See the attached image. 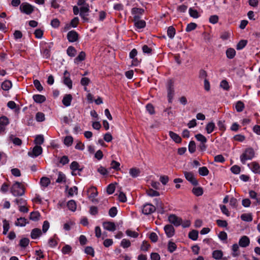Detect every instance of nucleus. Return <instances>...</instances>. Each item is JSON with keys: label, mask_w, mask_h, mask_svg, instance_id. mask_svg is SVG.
<instances>
[{"label": "nucleus", "mask_w": 260, "mask_h": 260, "mask_svg": "<svg viewBox=\"0 0 260 260\" xmlns=\"http://www.w3.org/2000/svg\"><path fill=\"white\" fill-rule=\"evenodd\" d=\"M11 192L14 196H22L24 194L25 188L20 182L16 181L11 188Z\"/></svg>", "instance_id": "nucleus-1"}, {"label": "nucleus", "mask_w": 260, "mask_h": 260, "mask_svg": "<svg viewBox=\"0 0 260 260\" xmlns=\"http://www.w3.org/2000/svg\"><path fill=\"white\" fill-rule=\"evenodd\" d=\"M255 155V152L253 149L251 147H248L245 149L243 153L240 156V160L243 164H245L246 161L248 160H251Z\"/></svg>", "instance_id": "nucleus-2"}, {"label": "nucleus", "mask_w": 260, "mask_h": 260, "mask_svg": "<svg viewBox=\"0 0 260 260\" xmlns=\"http://www.w3.org/2000/svg\"><path fill=\"white\" fill-rule=\"evenodd\" d=\"M168 102L170 103L172 102L174 95V83L172 80H169L167 84Z\"/></svg>", "instance_id": "nucleus-3"}, {"label": "nucleus", "mask_w": 260, "mask_h": 260, "mask_svg": "<svg viewBox=\"0 0 260 260\" xmlns=\"http://www.w3.org/2000/svg\"><path fill=\"white\" fill-rule=\"evenodd\" d=\"M80 16L83 19L84 22H89V19L87 18L88 16V12L89 11V7L88 4L85 6L81 7L80 9Z\"/></svg>", "instance_id": "nucleus-4"}, {"label": "nucleus", "mask_w": 260, "mask_h": 260, "mask_svg": "<svg viewBox=\"0 0 260 260\" xmlns=\"http://www.w3.org/2000/svg\"><path fill=\"white\" fill-rule=\"evenodd\" d=\"M87 192L89 193L88 198L91 200L92 202L97 203L98 201L95 199V197L98 196V192L96 188L94 186H92L88 189Z\"/></svg>", "instance_id": "nucleus-5"}, {"label": "nucleus", "mask_w": 260, "mask_h": 260, "mask_svg": "<svg viewBox=\"0 0 260 260\" xmlns=\"http://www.w3.org/2000/svg\"><path fill=\"white\" fill-rule=\"evenodd\" d=\"M20 10L26 14H30L34 11V7L28 3H23L20 6Z\"/></svg>", "instance_id": "nucleus-6"}, {"label": "nucleus", "mask_w": 260, "mask_h": 260, "mask_svg": "<svg viewBox=\"0 0 260 260\" xmlns=\"http://www.w3.org/2000/svg\"><path fill=\"white\" fill-rule=\"evenodd\" d=\"M168 220L171 224H173L176 226L180 225L182 222V219L175 214L170 215L168 217Z\"/></svg>", "instance_id": "nucleus-7"}, {"label": "nucleus", "mask_w": 260, "mask_h": 260, "mask_svg": "<svg viewBox=\"0 0 260 260\" xmlns=\"http://www.w3.org/2000/svg\"><path fill=\"white\" fill-rule=\"evenodd\" d=\"M156 210V207L151 204H146L143 206L142 212L145 215L152 213Z\"/></svg>", "instance_id": "nucleus-8"}, {"label": "nucleus", "mask_w": 260, "mask_h": 260, "mask_svg": "<svg viewBox=\"0 0 260 260\" xmlns=\"http://www.w3.org/2000/svg\"><path fill=\"white\" fill-rule=\"evenodd\" d=\"M184 175L186 180L190 182L193 185L196 186L198 184V181L195 178L192 173L185 171L184 172Z\"/></svg>", "instance_id": "nucleus-9"}, {"label": "nucleus", "mask_w": 260, "mask_h": 260, "mask_svg": "<svg viewBox=\"0 0 260 260\" xmlns=\"http://www.w3.org/2000/svg\"><path fill=\"white\" fill-rule=\"evenodd\" d=\"M42 148L40 146L36 145L33 148L32 151L28 152V155L29 156L36 157L42 154Z\"/></svg>", "instance_id": "nucleus-10"}, {"label": "nucleus", "mask_w": 260, "mask_h": 260, "mask_svg": "<svg viewBox=\"0 0 260 260\" xmlns=\"http://www.w3.org/2000/svg\"><path fill=\"white\" fill-rule=\"evenodd\" d=\"M63 75V83L70 89H71L72 88V81L70 78V73L67 71H65Z\"/></svg>", "instance_id": "nucleus-11"}, {"label": "nucleus", "mask_w": 260, "mask_h": 260, "mask_svg": "<svg viewBox=\"0 0 260 260\" xmlns=\"http://www.w3.org/2000/svg\"><path fill=\"white\" fill-rule=\"evenodd\" d=\"M67 38L69 42H75L78 39V35L76 31L71 30L68 33Z\"/></svg>", "instance_id": "nucleus-12"}, {"label": "nucleus", "mask_w": 260, "mask_h": 260, "mask_svg": "<svg viewBox=\"0 0 260 260\" xmlns=\"http://www.w3.org/2000/svg\"><path fill=\"white\" fill-rule=\"evenodd\" d=\"M135 22V25L138 28H143L146 26V22L144 20H141L138 16L135 17V20H133Z\"/></svg>", "instance_id": "nucleus-13"}, {"label": "nucleus", "mask_w": 260, "mask_h": 260, "mask_svg": "<svg viewBox=\"0 0 260 260\" xmlns=\"http://www.w3.org/2000/svg\"><path fill=\"white\" fill-rule=\"evenodd\" d=\"M249 238L246 236H242L239 241V245L241 247H246L249 245Z\"/></svg>", "instance_id": "nucleus-14"}, {"label": "nucleus", "mask_w": 260, "mask_h": 260, "mask_svg": "<svg viewBox=\"0 0 260 260\" xmlns=\"http://www.w3.org/2000/svg\"><path fill=\"white\" fill-rule=\"evenodd\" d=\"M46 48H44L43 52V55L45 58H49L50 56V48L52 47L53 43L50 42L46 43Z\"/></svg>", "instance_id": "nucleus-15"}, {"label": "nucleus", "mask_w": 260, "mask_h": 260, "mask_svg": "<svg viewBox=\"0 0 260 260\" xmlns=\"http://www.w3.org/2000/svg\"><path fill=\"white\" fill-rule=\"evenodd\" d=\"M164 230L168 237H171L174 235L175 230L171 224H167L164 227Z\"/></svg>", "instance_id": "nucleus-16"}, {"label": "nucleus", "mask_w": 260, "mask_h": 260, "mask_svg": "<svg viewBox=\"0 0 260 260\" xmlns=\"http://www.w3.org/2000/svg\"><path fill=\"white\" fill-rule=\"evenodd\" d=\"M248 166L253 173L260 174V166L257 162L255 161L252 162L251 164H248Z\"/></svg>", "instance_id": "nucleus-17"}, {"label": "nucleus", "mask_w": 260, "mask_h": 260, "mask_svg": "<svg viewBox=\"0 0 260 260\" xmlns=\"http://www.w3.org/2000/svg\"><path fill=\"white\" fill-rule=\"evenodd\" d=\"M103 226L105 229L109 231L113 232L116 230V225L113 222H104L103 223Z\"/></svg>", "instance_id": "nucleus-18"}, {"label": "nucleus", "mask_w": 260, "mask_h": 260, "mask_svg": "<svg viewBox=\"0 0 260 260\" xmlns=\"http://www.w3.org/2000/svg\"><path fill=\"white\" fill-rule=\"evenodd\" d=\"M9 123V119L6 116H3L0 118V132H4L5 129V126Z\"/></svg>", "instance_id": "nucleus-19"}, {"label": "nucleus", "mask_w": 260, "mask_h": 260, "mask_svg": "<svg viewBox=\"0 0 260 260\" xmlns=\"http://www.w3.org/2000/svg\"><path fill=\"white\" fill-rule=\"evenodd\" d=\"M144 10L142 8H134L132 9V13L134 16L133 20H135V17L136 16H138L139 18H141V15L143 14Z\"/></svg>", "instance_id": "nucleus-20"}, {"label": "nucleus", "mask_w": 260, "mask_h": 260, "mask_svg": "<svg viewBox=\"0 0 260 260\" xmlns=\"http://www.w3.org/2000/svg\"><path fill=\"white\" fill-rule=\"evenodd\" d=\"M72 96L70 94H66L62 100V103L66 107H68L71 105L72 100Z\"/></svg>", "instance_id": "nucleus-21"}, {"label": "nucleus", "mask_w": 260, "mask_h": 260, "mask_svg": "<svg viewBox=\"0 0 260 260\" xmlns=\"http://www.w3.org/2000/svg\"><path fill=\"white\" fill-rule=\"evenodd\" d=\"M12 86L11 81L6 80L2 83L1 87L4 90L8 91L12 87Z\"/></svg>", "instance_id": "nucleus-22"}, {"label": "nucleus", "mask_w": 260, "mask_h": 260, "mask_svg": "<svg viewBox=\"0 0 260 260\" xmlns=\"http://www.w3.org/2000/svg\"><path fill=\"white\" fill-rule=\"evenodd\" d=\"M155 201V204H156V209L157 208L158 212L162 214L164 212V209L163 206V203L161 201H160L159 200L157 199H155L154 200Z\"/></svg>", "instance_id": "nucleus-23"}, {"label": "nucleus", "mask_w": 260, "mask_h": 260, "mask_svg": "<svg viewBox=\"0 0 260 260\" xmlns=\"http://www.w3.org/2000/svg\"><path fill=\"white\" fill-rule=\"evenodd\" d=\"M33 99L37 103H42L46 101V98L44 95L41 94H35L33 95Z\"/></svg>", "instance_id": "nucleus-24"}, {"label": "nucleus", "mask_w": 260, "mask_h": 260, "mask_svg": "<svg viewBox=\"0 0 260 260\" xmlns=\"http://www.w3.org/2000/svg\"><path fill=\"white\" fill-rule=\"evenodd\" d=\"M140 173L141 171L138 168H132L129 169V173L130 175L133 178H136L139 176L140 174Z\"/></svg>", "instance_id": "nucleus-25"}, {"label": "nucleus", "mask_w": 260, "mask_h": 260, "mask_svg": "<svg viewBox=\"0 0 260 260\" xmlns=\"http://www.w3.org/2000/svg\"><path fill=\"white\" fill-rule=\"evenodd\" d=\"M169 136L176 143H180L181 142V137L177 134L174 133L173 132L170 131L169 132Z\"/></svg>", "instance_id": "nucleus-26"}, {"label": "nucleus", "mask_w": 260, "mask_h": 260, "mask_svg": "<svg viewBox=\"0 0 260 260\" xmlns=\"http://www.w3.org/2000/svg\"><path fill=\"white\" fill-rule=\"evenodd\" d=\"M222 256L223 252L221 250H216L213 251L212 252V257L216 260L221 259L222 258Z\"/></svg>", "instance_id": "nucleus-27"}, {"label": "nucleus", "mask_w": 260, "mask_h": 260, "mask_svg": "<svg viewBox=\"0 0 260 260\" xmlns=\"http://www.w3.org/2000/svg\"><path fill=\"white\" fill-rule=\"evenodd\" d=\"M42 234V232L40 229L36 228L32 230L31 232V238L32 239H36L39 237Z\"/></svg>", "instance_id": "nucleus-28"}, {"label": "nucleus", "mask_w": 260, "mask_h": 260, "mask_svg": "<svg viewBox=\"0 0 260 260\" xmlns=\"http://www.w3.org/2000/svg\"><path fill=\"white\" fill-rule=\"evenodd\" d=\"M9 138L10 141L12 142L15 145L20 146L22 144V141L20 139L17 137H15L12 135H10Z\"/></svg>", "instance_id": "nucleus-29"}, {"label": "nucleus", "mask_w": 260, "mask_h": 260, "mask_svg": "<svg viewBox=\"0 0 260 260\" xmlns=\"http://www.w3.org/2000/svg\"><path fill=\"white\" fill-rule=\"evenodd\" d=\"M50 184V180L47 177H43L40 179V184L42 186L46 187Z\"/></svg>", "instance_id": "nucleus-30"}, {"label": "nucleus", "mask_w": 260, "mask_h": 260, "mask_svg": "<svg viewBox=\"0 0 260 260\" xmlns=\"http://www.w3.org/2000/svg\"><path fill=\"white\" fill-rule=\"evenodd\" d=\"M28 223L27 219L24 217H20L17 219V221L15 222L16 226H24L26 223Z\"/></svg>", "instance_id": "nucleus-31"}, {"label": "nucleus", "mask_w": 260, "mask_h": 260, "mask_svg": "<svg viewBox=\"0 0 260 260\" xmlns=\"http://www.w3.org/2000/svg\"><path fill=\"white\" fill-rule=\"evenodd\" d=\"M86 54L84 52L81 51L80 54L74 59V62L78 63L79 62L84 60L85 58Z\"/></svg>", "instance_id": "nucleus-32"}, {"label": "nucleus", "mask_w": 260, "mask_h": 260, "mask_svg": "<svg viewBox=\"0 0 260 260\" xmlns=\"http://www.w3.org/2000/svg\"><path fill=\"white\" fill-rule=\"evenodd\" d=\"M198 232L197 230H192L188 234V237L190 239L196 241L198 238Z\"/></svg>", "instance_id": "nucleus-33"}, {"label": "nucleus", "mask_w": 260, "mask_h": 260, "mask_svg": "<svg viewBox=\"0 0 260 260\" xmlns=\"http://www.w3.org/2000/svg\"><path fill=\"white\" fill-rule=\"evenodd\" d=\"M192 191L197 197L201 196L203 194V188L201 187H193Z\"/></svg>", "instance_id": "nucleus-34"}, {"label": "nucleus", "mask_w": 260, "mask_h": 260, "mask_svg": "<svg viewBox=\"0 0 260 260\" xmlns=\"http://www.w3.org/2000/svg\"><path fill=\"white\" fill-rule=\"evenodd\" d=\"M67 206L72 211H75L76 210V203L74 200L69 201L67 203Z\"/></svg>", "instance_id": "nucleus-35"}, {"label": "nucleus", "mask_w": 260, "mask_h": 260, "mask_svg": "<svg viewBox=\"0 0 260 260\" xmlns=\"http://www.w3.org/2000/svg\"><path fill=\"white\" fill-rule=\"evenodd\" d=\"M175 29L173 26H171L168 27L167 30V35L170 38L173 39L175 35Z\"/></svg>", "instance_id": "nucleus-36"}, {"label": "nucleus", "mask_w": 260, "mask_h": 260, "mask_svg": "<svg viewBox=\"0 0 260 260\" xmlns=\"http://www.w3.org/2000/svg\"><path fill=\"white\" fill-rule=\"evenodd\" d=\"M244 104L242 101H238L235 106V108L237 112H242L244 109Z\"/></svg>", "instance_id": "nucleus-37"}, {"label": "nucleus", "mask_w": 260, "mask_h": 260, "mask_svg": "<svg viewBox=\"0 0 260 260\" xmlns=\"http://www.w3.org/2000/svg\"><path fill=\"white\" fill-rule=\"evenodd\" d=\"M226 54L228 58L232 59L235 56L236 51L234 49L230 48L227 49Z\"/></svg>", "instance_id": "nucleus-38"}, {"label": "nucleus", "mask_w": 260, "mask_h": 260, "mask_svg": "<svg viewBox=\"0 0 260 260\" xmlns=\"http://www.w3.org/2000/svg\"><path fill=\"white\" fill-rule=\"evenodd\" d=\"M215 127V124L213 122L208 123L206 127V130L207 133H211L214 130Z\"/></svg>", "instance_id": "nucleus-39"}, {"label": "nucleus", "mask_w": 260, "mask_h": 260, "mask_svg": "<svg viewBox=\"0 0 260 260\" xmlns=\"http://www.w3.org/2000/svg\"><path fill=\"white\" fill-rule=\"evenodd\" d=\"M241 218L242 220L247 222L252 220V216L251 214L244 213L241 215Z\"/></svg>", "instance_id": "nucleus-40"}, {"label": "nucleus", "mask_w": 260, "mask_h": 260, "mask_svg": "<svg viewBox=\"0 0 260 260\" xmlns=\"http://www.w3.org/2000/svg\"><path fill=\"white\" fill-rule=\"evenodd\" d=\"M146 193L148 196L153 197H157L160 195L159 192L154 190L151 188H149L146 190Z\"/></svg>", "instance_id": "nucleus-41"}, {"label": "nucleus", "mask_w": 260, "mask_h": 260, "mask_svg": "<svg viewBox=\"0 0 260 260\" xmlns=\"http://www.w3.org/2000/svg\"><path fill=\"white\" fill-rule=\"evenodd\" d=\"M209 170L206 167H202L199 169V173L200 175L203 176H207L209 174Z\"/></svg>", "instance_id": "nucleus-42"}, {"label": "nucleus", "mask_w": 260, "mask_h": 260, "mask_svg": "<svg viewBox=\"0 0 260 260\" xmlns=\"http://www.w3.org/2000/svg\"><path fill=\"white\" fill-rule=\"evenodd\" d=\"M177 248V246L176 244L172 241H169L168 245V251L172 253Z\"/></svg>", "instance_id": "nucleus-43"}, {"label": "nucleus", "mask_w": 260, "mask_h": 260, "mask_svg": "<svg viewBox=\"0 0 260 260\" xmlns=\"http://www.w3.org/2000/svg\"><path fill=\"white\" fill-rule=\"evenodd\" d=\"M40 214L38 212H32L29 216L30 219L33 221H37L39 219Z\"/></svg>", "instance_id": "nucleus-44"}, {"label": "nucleus", "mask_w": 260, "mask_h": 260, "mask_svg": "<svg viewBox=\"0 0 260 260\" xmlns=\"http://www.w3.org/2000/svg\"><path fill=\"white\" fill-rule=\"evenodd\" d=\"M35 143L38 145H41L44 143V139L43 135H37L35 139Z\"/></svg>", "instance_id": "nucleus-45"}, {"label": "nucleus", "mask_w": 260, "mask_h": 260, "mask_svg": "<svg viewBox=\"0 0 260 260\" xmlns=\"http://www.w3.org/2000/svg\"><path fill=\"white\" fill-rule=\"evenodd\" d=\"M67 53L69 56L74 57L76 53V50L74 47L70 46L67 49Z\"/></svg>", "instance_id": "nucleus-46"}, {"label": "nucleus", "mask_w": 260, "mask_h": 260, "mask_svg": "<svg viewBox=\"0 0 260 260\" xmlns=\"http://www.w3.org/2000/svg\"><path fill=\"white\" fill-rule=\"evenodd\" d=\"M189 14L191 17L194 18H198L200 16L197 10H194L191 8H189Z\"/></svg>", "instance_id": "nucleus-47"}, {"label": "nucleus", "mask_w": 260, "mask_h": 260, "mask_svg": "<svg viewBox=\"0 0 260 260\" xmlns=\"http://www.w3.org/2000/svg\"><path fill=\"white\" fill-rule=\"evenodd\" d=\"M196 145L194 141H191L188 145V150L191 153H193L196 151Z\"/></svg>", "instance_id": "nucleus-48"}, {"label": "nucleus", "mask_w": 260, "mask_h": 260, "mask_svg": "<svg viewBox=\"0 0 260 260\" xmlns=\"http://www.w3.org/2000/svg\"><path fill=\"white\" fill-rule=\"evenodd\" d=\"M197 27V25L196 23L193 22H191L187 24L185 30L186 32L191 31L196 28Z\"/></svg>", "instance_id": "nucleus-49"}, {"label": "nucleus", "mask_w": 260, "mask_h": 260, "mask_svg": "<svg viewBox=\"0 0 260 260\" xmlns=\"http://www.w3.org/2000/svg\"><path fill=\"white\" fill-rule=\"evenodd\" d=\"M29 243V240L27 238H23L20 241L19 245L22 247H26Z\"/></svg>", "instance_id": "nucleus-50"}, {"label": "nucleus", "mask_w": 260, "mask_h": 260, "mask_svg": "<svg viewBox=\"0 0 260 260\" xmlns=\"http://www.w3.org/2000/svg\"><path fill=\"white\" fill-rule=\"evenodd\" d=\"M36 120L38 122H42L45 120V115L43 113L38 112L36 115Z\"/></svg>", "instance_id": "nucleus-51"}, {"label": "nucleus", "mask_w": 260, "mask_h": 260, "mask_svg": "<svg viewBox=\"0 0 260 260\" xmlns=\"http://www.w3.org/2000/svg\"><path fill=\"white\" fill-rule=\"evenodd\" d=\"M10 228L9 223L6 219L3 220V234L6 235Z\"/></svg>", "instance_id": "nucleus-52"}, {"label": "nucleus", "mask_w": 260, "mask_h": 260, "mask_svg": "<svg viewBox=\"0 0 260 260\" xmlns=\"http://www.w3.org/2000/svg\"><path fill=\"white\" fill-rule=\"evenodd\" d=\"M131 245V242L129 240L123 239L122 240L120 245L124 248L129 247Z\"/></svg>", "instance_id": "nucleus-53"}, {"label": "nucleus", "mask_w": 260, "mask_h": 260, "mask_svg": "<svg viewBox=\"0 0 260 260\" xmlns=\"http://www.w3.org/2000/svg\"><path fill=\"white\" fill-rule=\"evenodd\" d=\"M247 41L246 40H241L237 45L236 49L237 50L242 49L247 44Z\"/></svg>", "instance_id": "nucleus-54"}, {"label": "nucleus", "mask_w": 260, "mask_h": 260, "mask_svg": "<svg viewBox=\"0 0 260 260\" xmlns=\"http://www.w3.org/2000/svg\"><path fill=\"white\" fill-rule=\"evenodd\" d=\"M79 167L80 165L79 163L76 161H73L70 165V169L73 171V172L79 169Z\"/></svg>", "instance_id": "nucleus-55"}, {"label": "nucleus", "mask_w": 260, "mask_h": 260, "mask_svg": "<svg viewBox=\"0 0 260 260\" xmlns=\"http://www.w3.org/2000/svg\"><path fill=\"white\" fill-rule=\"evenodd\" d=\"M126 234L131 237L133 238H137L139 236V234L137 232H136L135 231H133L130 230H127L125 232Z\"/></svg>", "instance_id": "nucleus-56"}, {"label": "nucleus", "mask_w": 260, "mask_h": 260, "mask_svg": "<svg viewBox=\"0 0 260 260\" xmlns=\"http://www.w3.org/2000/svg\"><path fill=\"white\" fill-rule=\"evenodd\" d=\"M220 86L225 90H229L230 89V86L228 82L225 80H223L220 82Z\"/></svg>", "instance_id": "nucleus-57"}, {"label": "nucleus", "mask_w": 260, "mask_h": 260, "mask_svg": "<svg viewBox=\"0 0 260 260\" xmlns=\"http://www.w3.org/2000/svg\"><path fill=\"white\" fill-rule=\"evenodd\" d=\"M73 141V138L72 136H67L64 138V143L66 145L70 146L72 144Z\"/></svg>", "instance_id": "nucleus-58"}, {"label": "nucleus", "mask_w": 260, "mask_h": 260, "mask_svg": "<svg viewBox=\"0 0 260 260\" xmlns=\"http://www.w3.org/2000/svg\"><path fill=\"white\" fill-rule=\"evenodd\" d=\"M120 165L119 162L115 160H112L111 162V168L118 171L120 170Z\"/></svg>", "instance_id": "nucleus-59"}, {"label": "nucleus", "mask_w": 260, "mask_h": 260, "mask_svg": "<svg viewBox=\"0 0 260 260\" xmlns=\"http://www.w3.org/2000/svg\"><path fill=\"white\" fill-rule=\"evenodd\" d=\"M66 181V176L62 172H59L58 176L56 182L57 183H61Z\"/></svg>", "instance_id": "nucleus-60"}, {"label": "nucleus", "mask_w": 260, "mask_h": 260, "mask_svg": "<svg viewBox=\"0 0 260 260\" xmlns=\"http://www.w3.org/2000/svg\"><path fill=\"white\" fill-rule=\"evenodd\" d=\"M146 108L150 114L153 115L155 114L154 108L151 104H148L146 106Z\"/></svg>", "instance_id": "nucleus-61"}, {"label": "nucleus", "mask_w": 260, "mask_h": 260, "mask_svg": "<svg viewBox=\"0 0 260 260\" xmlns=\"http://www.w3.org/2000/svg\"><path fill=\"white\" fill-rule=\"evenodd\" d=\"M196 138L199 141H200L201 143H206L207 139L206 138L201 134H197L195 136Z\"/></svg>", "instance_id": "nucleus-62"}, {"label": "nucleus", "mask_w": 260, "mask_h": 260, "mask_svg": "<svg viewBox=\"0 0 260 260\" xmlns=\"http://www.w3.org/2000/svg\"><path fill=\"white\" fill-rule=\"evenodd\" d=\"M85 252L87 254L91 255L92 256H94V251L93 248L91 246H87L85 248Z\"/></svg>", "instance_id": "nucleus-63"}, {"label": "nucleus", "mask_w": 260, "mask_h": 260, "mask_svg": "<svg viewBox=\"0 0 260 260\" xmlns=\"http://www.w3.org/2000/svg\"><path fill=\"white\" fill-rule=\"evenodd\" d=\"M72 249V248L71 246L69 245H66L62 247L61 251L64 254H68L71 251Z\"/></svg>", "instance_id": "nucleus-64"}]
</instances>
